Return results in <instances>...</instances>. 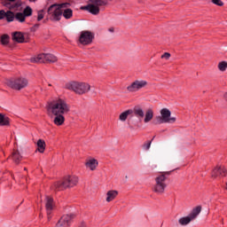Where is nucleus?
Listing matches in <instances>:
<instances>
[{
    "label": "nucleus",
    "mask_w": 227,
    "mask_h": 227,
    "mask_svg": "<svg viewBox=\"0 0 227 227\" xmlns=\"http://www.w3.org/2000/svg\"><path fill=\"white\" fill-rule=\"evenodd\" d=\"M46 109L51 114H68L70 113V105L61 98H57L47 103Z\"/></svg>",
    "instance_id": "nucleus-1"
},
{
    "label": "nucleus",
    "mask_w": 227,
    "mask_h": 227,
    "mask_svg": "<svg viewBox=\"0 0 227 227\" xmlns=\"http://www.w3.org/2000/svg\"><path fill=\"white\" fill-rule=\"evenodd\" d=\"M169 175H171V171H167L158 175L155 177V184L153 186V192H155L156 194H164L166 187H168L166 180L168 179V176H169Z\"/></svg>",
    "instance_id": "nucleus-2"
},
{
    "label": "nucleus",
    "mask_w": 227,
    "mask_h": 227,
    "mask_svg": "<svg viewBox=\"0 0 227 227\" xmlns=\"http://www.w3.org/2000/svg\"><path fill=\"white\" fill-rule=\"evenodd\" d=\"M79 184V177L75 176H67L62 181H59L54 184L52 189L55 191H65V189H70L75 187Z\"/></svg>",
    "instance_id": "nucleus-3"
},
{
    "label": "nucleus",
    "mask_w": 227,
    "mask_h": 227,
    "mask_svg": "<svg viewBox=\"0 0 227 227\" xmlns=\"http://www.w3.org/2000/svg\"><path fill=\"white\" fill-rule=\"evenodd\" d=\"M68 6H70V4L68 3L51 5L48 8L50 20L53 22H59V20H61V17H63V8H67Z\"/></svg>",
    "instance_id": "nucleus-4"
},
{
    "label": "nucleus",
    "mask_w": 227,
    "mask_h": 227,
    "mask_svg": "<svg viewBox=\"0 0 227 227\" xmlns=\"http://www.w3.org/2000/svg\"><path fill=\"white\" fill-rule=\"evenodd\" d=\"M67 90L74 91L76 95H85L91 90V86L86 82H71L66 84Z\"/></svg>",
    "instance_id": "nucleus-5"
},
{
    "label": "nucleus",
    "mask_w": 227,
    "mask_h": 227,
    "mask_svg": "<svg viewBox=\"0 0 227 227\" xmlns=\"http://www.w3.org/2000/svg\"><path fill=\"white\" fill-rule=\"evenodd\" d=\"M6 84L12 90H15V91H20L29 86V80L26 77H16L7 80Z\"/></svg>",
    "instance_id": "nucleus-6"
},
{
    "label": "nucleus",
    "mask_w": 227,
    "mask_h": 227,
    "mask_svg": "<svg viewBox=\"0 0 227 227\" xmlns=\"http://www.w3.org/2000/svg\"><path fill=\"white\" fill-rule=\"evenodd\" d=\"M201 213V206H197L192 210V212L187 216H183L179 218L178 223L181 226H187L192 221H194L198 215Z\"/></svg>",
    "instance_id": "nucleus-7"
},
{
    "label": "nucleus",
    "mask_w": 227,
    "mask_h": 227,
    "mask_svg": "<svg viewBox=\"0 0 227 227\" xmlns=\"http://www.w3.org/2000/svg\"><path fill=\"white\" fill-rule=\"evenodd\" d=\"M31 63H56L58 57L51 53H41L30 59Z\"/></svg>",
    "instance_id": "nucleus-8"
},
{
    "label": "nucleus",
    "mask_w": 227,
    "mask_h": 227,
    "mask_svg": "<svg viewBox=\"0 0 227 227\" xmlns=\"http://www.w3.org/2000/svg\"><path fill=\"white\" fill-rule=\"evenodd\" d=\"M161 116L156 117V123L160 125L161 123H175L176 121V117H171V111L168 108H163L160 110Z\"/></svg>",
    "instance_id": "nucleus-9"
},
{
    "label": "nucleus",
    "mask_w": 227,
    "mask_h": 227,
    "mask_svg": "<svg viewBox=\"0 0 227 227\" xmlns=\"http://www.w3.org/2000/svg\"><path fill=\"white\" fill-rule=\"evenodd\" d=\"M95 40V34L89 30L80 32L78 42L81 45H91Z\"/></svg>",
    "instance_id": "nucleus-10"
},
{
    "label": "nucleus",
    "mask_w": 227,
    "mask_h": 227,
    "mask_svg": "<svg viewBox=\"0 0 227 227\" xmlns=\"http://www.w3.org/2000/svg\"><path fill=\"white\" fill-rule=\"evenodd\" d=\"M90 2L92 4L86 5L83 7V10H87L92 15H98L100 13V8L98 6H106V4L104 0H90Z\"/></svg>",
    "instance_id": "nucleus-11"
},
{
    "label": "nucleus",
    "mask_w": 227,
    "mask_h": 227,
    "mask_svg": "<svg viewBox=\"0 0 227 227\" xmlns=\"http://www.w3.org/2000/svg\"><path fill=\"white\" fill-rule=\"evenodd\" d=\"M147 86L148 82L146 80H135L127 87V90L129 93H136L137 91H139V90H143V88H146Z\"/></svg>",
    "instance_id": "nucleus-12"
},
{
    "label": "nucleus",
    "mask_w": 227,
    "mask_h": 227,
    "mask_svg": "<svg viewBox=\"0 0 227 227\" xmlns=\"http://www.w3.org/2000/svg\"><path fill=\"white\" fill-rule=\"evenodd\" d=\"M74 217H75V215L74 214L64 215L58 221L55 227H70V224H72V221H74Z\"/></svg>",
    "instance_id": "nucleus-13"
},
{
    "label": "nucleus",
    "mask_w": 227,
    "mask_h": 227,
    "mask_svg": "<svg viewBox=\"0 0 227 227\" xmlns=\"http://www.w3.org/2000/svg\"><path fill=\"white\" fill-rule=\"evenodd\" d=\"M46 214H47V219L48 221H51L52 219V210H54V199L52 197H46Z\"/></svg>",
    "instance_id": "nucleus-14"
},
{
    "label": "nucleus",
    "mask_w": 227,
    "mask_h": 227,
    "mask_svg": "<svg viewBox=\"0 0 227 227\" xmlns=\"http://www.w3.org/2000/svg\"><path fill=\"white\" fill-rule=\"evenodd\" d=\"M227 170L224 167H216L214 168L212 172V177L217 178V176H226Z\"/></svg>",
    "instance_id": "nucleus-15"
},
{
    "label": "nucleus",
    "mask_w": 227,
    "mask_h": 227,
    "mask_svg": "<svg viewBox=\"0 0 227 227\" xmlns=\"http://www.w3.org/2000/svg\"><path fill=\"white\" fill-rule=\"evenodd\" d=\"M53 116H55L53 123L57 127H61L65 123V114H53Z\"/></svg>",
    "instance_id": "nucleus-16"
},
{
    "label": "nucleus",
    "mask_w": 227,
    "mask_h": 227,
    "mask_svg": "<svg viewBox=\"0 0 227 227\" xmlns=\"http://www.w3.org/2000/svg\"><path fill=\"white\" fill-rule=\"evenodd\" d=\"M12 40L13 42H17L18 43H24V42H26V39L24 38V34H22V32L12 33Z\"/></svg>",
    "instance_id": "nucleus-17"
},
{
    "label": "nucleus",
    "mask_w": 227,
    "mask_h": 227,
    "mask_svg": "<svg viewBox=\"0 0 227 227\" xmlns=\"http://www.w3.org/2000/svg\"><path fill=\"white\" fill-rule=\"evenodd\" d=\"M86 168H89L90 171H95L98 167V160L95 159H90L85 163Z\"/></svg>",
    "instance_id": "nucleus-18"
},
{
    "label": "nucleus",
    "mask_w": 227,
    "mask_h": 227,
    "mask_svg": "<svg viewBox=\"0 0 227 227\" xmlns=\"http://www.w3.org/2000/svg\"><path fill=\"white\" fill-rule=\"evenodd\" d=\"M116 196H118V191L116 190H111L106 192V201L107 203H111L113 200L116 199Z\"/></svg>",
    "instance_id": "nucleus-19"
},
{
    "label": "nucleus",
    "mask_w": 227,
    "mask_h": 227,
    "mask_svg": "<svg viewBox=\"0 0 227 227\" xmlns=\"http://www.w3.org/2000/svg\"><path fill=\"white\" fill-rule=\"evenodd\" d=\"M36 146H37L36 151L39 152V153H43V152H45V146H46L45 140L39 139L36 143Z\"/></svg>",
    "instance_id": "nucleus-20"
},
{
    "label": "nucleus",
    "mask_w": 227,
    "mask_h": 227,
    "mask_svg": "<svg viewBox=\"0 0 227 227\" xmlns=\"http://www.w3.org/2000/svg\"><path fill=\"white\" fill-rule=\"evenodd\" d=\"M11 158L12 159L13 162H15V164H19L20 160H22V156L20 155V153H19V151H14Z\"/></svg>",
    "instance_id": "nucleus-21"
},
{
    "label": "nucleus",
    "mask_w": 227,
    "mask_h": 227,
    "mask_svg": "<svg viewBox=\"0 0 227 227\" xmlns=\"http://www.w3.org/2000/svg\"><path fill=\"white\" fill-rule=\"evenodd\" d=\"M132 111L137 118H139V120H143L145 118V111H143V108L137 107L134 108Z\"/></svg>",
    "instance_id": "nucleus-22"
},
{
    "label": "nucleus",
    "mask_w": 227,
    "mask_h": 227,
    "mask_svg": "<svg viewBox=\"0 0 227 227\" xmlns=\"http://www.w3.org/2000/svg\"><path fill=\"white\" fill-rule=\"evenodd\" d=\"M134 111L132 109L126 110L125 112L121 113L119 116V120L121 121H125L127 118H129V114H132Z\"/></svg>",
    "instance_id": "nucleus-23"
},
{
    "label": "nucleus",
    "mask_w": 227,
    "mask_h": 227,
    "mask_svg": "<svg viewBox=\"0 0 227 227\" xmlns=\"http://www.w3.org/2000/svg\"><path fill=\"white\" fill-rule=\"evenodd\" d=\"M153 120V110L149 109L146 111L144 121L145 123H148L149 121H152Z\"/></svg>",
    "instance_id": "nucleus-24"
},
{
    "label": "nucleus",
    "mask_w": 227,
    "mask_h": 227,
    "mask_svg": "<svg viewBox=\"0 0 227 227\" xmlns=\"http://www.w3.org/2000/svg\"><path fill=\"white\" fill-rule=\"evenodd\" d=\"M10 125V118L5 117L3 114H0V126L6 127Z\"/></svg>",
    "instance_id": "nucleus-25"
},
{
    "label": "nucleus",
    "mask_w": 227,
    "mask_h": 227,
    "mask_svg": "<svg viewBox=\"0 0 227 227\" xmlns=\"http://www.w3.org/2000/svg\"><path fill=\"white\" fill-rule=\"evenodd\" d=\"M4 19H6L7 22H13L15 20V13L12 11H7L4 14Z\"/></svg>",
    "instance_id": "nucleus-26"
},
{
    "label": "nucleus",
    "mask_w": 227,
    "mask_h": 227,
    "mask_svg": "<svg viewBox=\"0 0 227 227\" xmlns=\"http://www.w3.org/2000/svg\"><path fill=\"white\" fill-rule=\"evenodd\" d=\"M62 15L67 20L72 19L74 15V12L72 11V9H65V10H62Z\"/></svg>",
    "instance_id": "nucleus-27"
},
{
    "label": "nucleus",
    "mask_w": 227,
    "mask_h": 227,
    "mask_svg": "<svg viewBox=\"0 0 227 227\" xmlns=\"http://www.w3.org/2000/svg\"><path fill=\"white\" fill-rule=\"evenodd\" d=\"M14 19L19 20V22H24L26 20V15H24L22 12H18L16 15H14Z\"/></svg>",
    "instance_id": "nucleus-28"
},
{
    "label": "nucleus",
    "mask_w": 227,
    "mask_h": 227,
    "mask_svg": "<svg viewBox=\"0 0 227 227\" xmlns=\"http://www.w3.org/2000/svg\"><path fill=\"white\" fill-rule=\"evenodd\" d=\"M1 43L2 45H8V43H10V35H3L1 36Z\"/></svg>",
    "instance_id": "nucleus-29"
},
{
    "label": "nucleus",
    "mask_w": 227,
    "mask_h": 227,
    "mask_svg": "<svg viewBox=\"0 0 227 227\" xmlns=\"http://www.w3.org/2000/svg\"><path fill=\"white\" fill-rule=\"evenodd\" d=\"M23 15H25V17H31V15H33V9H31L29 6H27L23 11Z\"/></svg>",
    "instance_id": "nucleus-30"
},
{
    "label": "nucleus",
    "mask_w": 227,
    "mask_h": 227,
    "mask_svg": "<svg viewBox=\"0 0 227 227\" xmlns=\"http://www.w3.org/2000/svg\"><path fill=\"white\" fill-rule=\"evenodd\" d=\"M226 68H227V62L226 61L219 62L218 69L220 70V72H226Z\"/></svg>",
    "instance_id": "nucleus-31"
},
{
    "label": "nucleus",
    "mask_w": 227,
    "mask_h": 227,
    "mask_svg": "<svg viewBox=\"0 0 227 227\" xmlns=\"http://www.w3.org/2000/svg\"><path fill=\"white\" fill-rule=\"evenodd\" d=\"M211 3L216 6H224V3H223L221 0H211Z\"/></svg>",
    "instance_id": "nucleus-32"
},
{
    "label": "nucleus",
    "mask_w": 227,
    "mask_h": 227,
    "mask_svg": "<svg viewBox=\"0 0 227 227\" xmlns=\"http://www.w3.org/2000/svg\"><path fill=\"white\" fill-rule=\"evenodd\" d=\"M44 15H43V11H39L37 12V20L38 22H40V20H42L43 19Z\"/></svg>",
    "instance_id": "nucleus-33"
},
{
    "label": "nucleus",
    "mask_w": 227,
    "mask_h": 227,
    "mask_svg": "<svg viewBox=\"0 0 227 227\" xmlns=\"http://www.w3.org/2000/svg\"><path fill=\"white\" fill-rule=\"evenodd\" d=\"M161 59H169L171 58V53L169 52H165L164 54L161 55Z\"/></svg>",
    "instance_id": "nucleus-34"
},
{
    "label": "nucleus",
    "mask_w": 227,
    "mask_h": 227,
    "mask_svg": "<svg viewBox=\"0 0 227 227\" xmlns=\"http://www.w3.org/2000/svg\"><path fill=\"white\" fill-rule=\"evenodd\" d=\"M150 146H152V141H147L144 144L143 148L144 150H150Z\"/></svg>",
    "instance_id": "nucleus-35"
},
{
    "label": "nucleus",
    "mask_w": 227,
    "mask_h": 227,
    "mask_svg": "<svg viewBox=\"0 0 227 227\" xmlns=\"http://www.w3.org/2000/svg\"><path fill=\"white\" fill-rule=\"evenodd\" d=\"M5 12H4V10L0 11V20H3V19H4Z\"/></svg>",
    "instance_id": "nucleus-36"
},
{
    "label": "nucleus",
    "mask_w": 227,
    "mask_h": 227,
    "mask_svg": "<svg viewBox=\"0 0 227 227\" xmlns=\"http://www.w3.org/2000/svg\"><path fill=\"white\" fill-rule=\"evenodd\" d=\"M38 27H40V24H35V25L32 27V31H35V29H38Z\"/></svg>",
    "instance_id": "nucleus-37"
},
{
    "label": "nucleus",
    "mask_w": 227,
    "mask_h": 227,
    "mask_svg": "<svg viewBox=\"0 0 227 227\" xmlns=\"http://www.w3.org/2000/svg\"><path fill=\"white\" fill-rule=\"evenodd\" d=\"M108 31H109L110 33H114V27H110V28L108 29Z\"/></svg>",
    "instance_id": "nucleus-38"
},
{
    "label": "nucleus",
    "mask_w": 227,
    "mask_h": 227,
    "mask_svg": "<svg viewBox=\"0 0 227 227\" xmlns=\"http://www.w3.org/2000/svg\"><path fill=\"white\" fill-rule=\"evenodd\" d=\"M79 227H86L84 223H82Z\"/></svg>",
    "instance_id": "nucleus-39"
},
{
    "label": "nucleus",
    "mask_w": 227,
    "mask_h": 227,
    "mask_svg": "<svg viewBox=\"0 0 227 227\" xmlns=\"http://www.w3.org/2000/svg\"><path fill=\"white\" fill-rule=\"evenodd\" d=\"M9 1H11V3H13V1H15V0H9Z\"/></svg>",
    "instance_id": "nucleus-40"
},
{
    "label": "nucleus",
    "mask_w": 227,
    "mask_h": 227,
    "mask_svg": "<svg viewBox=\"0 0 227 227\" xmlns=\"http://www.w3.org/2000/svg\"><path fill=\"white\" fill-rule=\"evenodd\" d=\"M225 189L227 190V182H226V186H225Z\"/></svg>",
    "instance_id": "nucleus-41"
}]
</instances>
